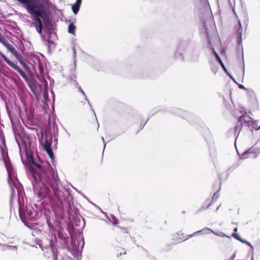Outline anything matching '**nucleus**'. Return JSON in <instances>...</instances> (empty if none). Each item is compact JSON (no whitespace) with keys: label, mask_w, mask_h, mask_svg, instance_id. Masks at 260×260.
I'll use <instances>...</instances> for the list:
<instances>
[{"label":"nucleus","mask_w":260,"mask_h":260,"mask_svg":"<svg viewBox=\"0 0 260 260\" xmlns=\"http://www.w3.org/2000/svg\"><path fill=\"white\" fill-rule=\"evenodd\" d=\"M26 156L27 160L24 161L21 156V161L26 167L35 193L43 199L46 194H50L52 191L55 198L60 202L63 193L58 189L59 180L57 175L49 167L46 168L37 163L30 149H26Z\"/></svg>","instance_id":"1"},{"label":"nucleus","mask_w":260,"mask_h":260,"mask_svg":"<svg viewBox=\"0 0 260 260\" xmlns=\"http://www.w3.org/2000/svg\"><path fill=\"white\" fill-rule=\"evenodd\" d=\"M4 162L6 168L7 169L8 175V182L11 187V202L12 201L13 195L15 194V190L12 187L13 185L17 190L18 202L19 205V213L20 218L23 223L26 224V220H29L31 221H35L37 219L36 212L35 210L31 208H27L26 210L22 208L20 202L19 194L20 189L17 187V185L19 183L17 178L16 177V173L14 170L12 164L9 160V159L5 158Z\"/></svg>","instance_id":"2"},{"label":"nucleus","mask_w":260,"mask_h":260,"mask_svg":"<svg viewBox=\"0 0 260 260\" xmlns=\"http://www.w3.org/2000/svg\"><path fill=\"white\" fill-rule=\"evenodd\" d=\"M23 4L27 12L32 16L33 25L37 32L41 35L43 24L40 18H44L43 11L44 5L39 0H18Z\"/></svg>","instance_id":"3"},{"label":"nucleus","mask_w":260,"mask_h":260,"mask_svg":"<svg viewBox=\"0 0 260 260\" xmlns=\"http://www.w3.org/2000/svg\"><path fill=\"white\" fill-rule=\"evenodd\" d=\"M258 125V120H253L245 112L244 114H242L238 118V123L235 126L234 130H238V129L241 130L242 128L241 126L249 128L250 130H255V129H258L259 127Z\"/></svg>","instance_id":"4"},{"label":"nucleus","mask_w":260,"mask_h":260,"mask_svg":"<svg viewBox=\"0 0 260 260\" xmlns=\"http://www.w3.org/2000/svg\"><path fill=\"white\" fill-rule=\"evenodd\" d=\"M204 27H205V32L206 33L207 36L208 37V44L209 45V47L212 49V50L216 57V60L219 63L221 67L223 69V71L226 74H228V70H227L225 66H224V63H223V62L222 61V60H221V59L220 58V57H219V56L218 55V54L215 51V48H217L218 47H220V46H221L220 41L219 40L218 37L217 36H216V35H215L213 37H212L211 38H210L209 37L208 31V29L206 27V24L205 22L204 23Z\"/></svg>","instance_id":"5"},{"label":"nucleus","mask_w":260,"mask_h":260,"mask_svg":"<svg viewBox=\"0 0 260 260\" xmlns=\"http://www.w3.org/2000/svg\"><path fill=\"white\" fill-rule=\"evenodd\" d=\"M37 131V134L38 136L39 141L43 148L46 147L47 145L51 146L53 142V137H54L53 142L56 146L57 144V138L56 136L55 131Z\"/></svg>","instance_id":"6"},{"label":"nucleus","mask_w":260,"mask_h":260,"mask_svg":"<svg viewBox=\"0 0 260 260\" xmlns=\"http://www.w3.org/2000/svg\"><path fill=\"white\" fill-rule=\"evenodd\" d=\"M239 25L236 28V36H237V57H239L240 54L241 53L242 55V60L243 62V72H244V53H243V48L242 45V25L240 22V21L239 20Z\"/></svg>","instance_id":"7"},{"label":"nucleus","mask_w":260,"mask_h":260,"mask_svg":"<svg viewBox=\"0 0 260 260\" xmlns=\"http://www.w3.org/2000/svg\"><path fill=\"white\" fill-rule=\"evenodd\" d=\"M33 62V69L37 76H43L44 75V64L41 63L39 57H34Z\"/></svg>","instance_id":"8"},{"label":"nucleus","mask_w":260,"mask_h":260,"mask_svg":"<svg viewBox=\"0 0 260 260\" xmlns=\"http://www.w3.org/2000/svg\"><path fill=\"white\" fill-rule=\"evenodd\" d=\"M68 250L75 257L78 258L79 256V242L76 241L74 239H72L71 245L67 247Z\"/></svg>","instance_id":"9"},{"label":"nucleus","mask_w":260,"mask_h":260,"mask_svg":"<svg viewBox=\"0 0 260 260\" xmlns=\"http://www.w3.org/2000/svg\"><path fill=\"white\" fill-rule=\"evenodd\" d=\"M119 135V134L116 133V131H106L104 137H102V139L104 145V149L106 147V141L107 142H110L115 139Z\"/></svg>","instance_id":"10"},{"label":"nucleus","mask_w":260,"mask_h":260,"mask_svg":"<svg viewBox=\"0 0 260 260\" xmlns=\"http://www.w3.org/2000/svg\"><path fill=\"white\" fill-rule=\"evenodd\" d=\"M13 132L14 135H15V140L18 145H19V139H21L24 143L27 142V139H28V138L27 136L26 131H13Z\"/></svg>","instance_id":"11"},{"label":"nucleus","mask_w":260,"mask_h":260,"mask_svg":"<svg viewBox=\"0 0 260 260\" xmlns=\"http://www.w3.org/2000/svg\"><path fill=\"white\" fill-rule=\"evenodd\" d=\"M49 246L48 247H46V249H48L50 251L51 254L52 255V258L53 260H57L58 253H60V251L62 250L61 248H55L53 244V241L52 240L49 241Z\"/></svg>","instance_id":"12"},{"label":"nucleus","mask_w":260,"mask_h":260,"mask_svg":"<svg viewBox=\"0 0 260 260\" xmlns=\"http://www.w3.org/2000/svg\"><path fill=\"white\" fill-rule=\"evenodd\" d=\"M6 60H7L6 63L8 65H9L11 67H12L15 70L17 71L19 73V74L21 75V76L25 80H27V76L26 75L25 73L19 67H18L15 63H13L9 59H6Z\"/></svg>","instance_id":"13"},{"label":"nucleus","mask_w":260,"mask_h":260,"mask_svg":"<svg viewBox=\"0 0 260 260\" xmlns=\"http://www.w3.org/2000/svg\"><path fill=\"white\" fill-rule=\"evenodd\" d=\"M213 189L216 190V192H214V193L213 196L211 203L208 205V207H209L211 203H213V202H215L217 200V199L218 198L219 194L218 193V192L220 189V183L219 182H218L215 183L213 186Z\"/></svg>","instance_id":"14"},{"label":"nucleus","mask_w":260,"mask_h":260,"mask_svg":"<svg viewBox=\"0 0 260 260\" xmlns=\"http://www.w3.org/2000/svg\"><path fill=\"white\" fill-rule=\"evenodd\" d=\"M250 148L244 151L242 153L240 154L238 150H237V153L240 159H245L250 157H253V155L251 152V150Z\"/></svg>","instance_id":"15"},{"label":"nucleus","mask_w":260,"mask_h":260,"mask_svg":"<svg viewBox=\"0 0 260 260\" xmlns=\"http://www.w3.org/2000/svg\"><path fill=\"white\" fill-rule=\"evenodd\" d=\"M58 235L59 239L61 241V242H62L64 246L68 245V236L66 234H63L60 231L58 232Z\"/></svg>","instance_id":"16"},{"label":"nucleus","mask_w":260,"mask_h":260,"mask_svg":"<svg viewBox=\"0 0 260 260\" xmlns=\"http://www.w3.org/2000/svg\"><path fill=\"white\" fill-rule=\"evenodd\" d=\"M74 223L77 226H81L83 225V226H85V221L84 219L82 217H77L74 219Z\"/></svg>","instance_id":"17"},{"label":"nucleus","mask_w":260,"mask_h":260,"mask_svg":"<svg viewBox=\"0 0 260 260\" xmlns=\"http://www.w3.org/2000/svg\"><path fill=\"white\" fill-rule=\"evenodd\" d=\"M250 149H252L251 150V152L253 155V157H256L259 153H260V147H258L257 146V143L254 144L252 147L250 148Z\"/></svg>","instance_id":"18"},{"label":"nucleus","mask_w":260,"mask_h":260,"mask_svg":"<svg viewBox=\"0 0 260 260\" xmlns=\"http://www.w3.org/2000/svg\"><path fill=\"white\" fill-rule=\"evenodd\" d=\"M44 149L47 152L50 158L51 159L52 161H53L54 159V154L53 151L51 149V146L47 145L46 147H44Z\"/></svg>","instance_id":"19"},{"label":"nucleus","mask_w":260,"mask_h":260,"mask_svg":"<svg viewBox=\"0 0 260 260\" xmlns=\"http://www.w3.org/2000/svg\"><path fill=\"white\" fill-rule=\"evenodd\" d=\"M175 57L181 60H184V58L181 50H178L175 53Z\"/></svg>","instance_id":"20"},{"label":"nucleus","mask_w":260,"mask_h":260,"mask_svg":"<svg viewBox=\"0 0 260 260\" xmlns=\"http://www.w3.org/2000/svg\"><path fill=\"white\" fill-rule=\"evenodd\" d=\"M76 28V26L73 23H71L68 27V32L73 35H75Z\"/></svg>","instance_id":"21"},{"label":"nucleus","mask_w":260,"mask_h":260,"mask_svg":"<svg viewBox=\"0 0 260 260\" xmlns=\"http://www.w3.org/2000/svg\"><path fill=\"white\" fill-rule=\"evenodd\" d=\"M80 7V5L78 4L77 3H75L72 5V9L73 10V13L75 14H77L79 11V10Z\"/></svg>","instance_id":"22"},{"label":"nucleus","mask_w":260,"mask_h":260,"mask_svg":"<svg viewBox=\"0 0 260 260\" xmlns=\"http://www.w3.org/2000/svg\"><path fill=\"white\" fill-rule=\"evenodd\" d=\"M5 47L13 54H15L17 52L15 48L10 43L8 44Z\"/></svg>","instance_id":"23"},{"label":"nucleus","mask_w":260,"mask_h":260,"mask_svg":"<svg viewBox=\"0 0 260 260\" xmlns=\"http://www.w3.org/2000/svg\"><path fill=\"white\" fill-rule=\"evenodd\" d=\"M199 232H202V235H205V234H209L210 233H212L213 231L211 229L206 227V228H204L203 229L199 231Z\"/></svg>","instance_id":"24"},{"label":"nucleus","mask_w":260,"mask_h":260,"mask_svg":"<svg viewBox=\"0 0 260 260\" xmlns=\"http://www.w3.org/2000/svg\"><path fill=\"white\" fill-rule=\"evenodd\" d=\"M231 236L240 242L242 240V238L237 233H233L232 234Z\"/></svg>","instance_id":"25"},{"label":"nucleus","mask_w":260,"mask_h":260,"mask_svg":"<svg viewBox=\"0 0 260 260\" xmlns=\"http://www.w3.org/2000/svg\"><path fill=\"white\" fill-rule=\"evenodd\" d=\"M0 42L6 46L9 43L8 41L2 35L0 37Z\"/></svg>","instance_id":"26"},{"label":"nucleus","mask_w":260,"mask_h":260,"mask_svg":"<svg viewBox=\"0 0 260 260\" xmlns=\"http://www.w3.org/2000/svg\"><path fill=\"white\" fill-rule=\"evenodd\" d=\"M47 225L49 227V231L51 232V231H52V232H54V227L52 225V223L51 222L50 220L47 219Z\"/></svg>","instance_id":"27"},{"label":"nucleus","mask_w":260,"mask_h":260,"mask_svg":"<svg viewBox=\"0 0 260 260\" xmlns=\"http://www.w3.org/2000/svg\"><path fill=\"white\" fill-rule=\"evenodd\" d=\"M212 233L220 237H228V236L222 232H215L213 231Z\"/></svg>","instance_id":"28"},{"label":"nucleus","mask_w":260,"mask_h":260,"mask_svg":"<svg viewBox=\"0 0 260 260\" xmlns=\"http://www.w3.org/2000/svg\"><path fill=\"white\" fill-rule=\"evenodd\" d=\"M25 81L27 83L29 87L32 90L35 87L33 81H29L28 78H27V80H25Z\"/></svg>","instance_id":"29"},{"label":"nucleus","mask_w":260,"mask_h":260,"mask_svg":"<svg viewBox=\"0 0 260 260\" xmlns=\"http://www.w3.org/2000/svg\"><path fill=\"white\" fill-rule=\"evenodd\" d=\"M198 234H201L202 235V232H199V231H197L194 233H193L192 234H191V235H189L188 236V238H191L193 236H196Z\"/></svg>","instance_id":"30"},{"label":"nucleus","mask_w":260,"mask_h":260,"mask_svg":"<svg viewBox=\"0 0 260 260\" xmlns=\"http://www.w3.org/2000/svg\"><path fill=\"white\" fill-rule=\"evenodd\" d=\"M112 222L114 224H117L118 223V219L116 218V217H115L113 215H112Z\"/></svg>","instance_id":"31"},{"label":"nucleus","mask_w":260,"mask_h":260,"mask_svg":"<svg viewBox=\"0 0 260 260\" xmlns=\"http://www.w3.org/2000/svg\"><path fill=\"white\" fill-rule=\"evenodd\" d=\"M241 242L245 243L247 245H248V246H249L251 248H252V249L253 248L252 246L251 245V244L248 241H247L246 240H244V239H242Z\"/></svg>","instance_id":"32"},{"label":"nucleus","mask_w":260,"mask_h":260,"mask_svg":"<svg viewBox=\"0 0 260 260\" xmlns=\"http://www.w3.org/2000/svg\"><path fill=\"white\" fill-rule=\"evenodd\" d=\"M211 68L212 71L213 73H214L215 74L217 72V68L215 66H214V64H212Z\"/></svg>","instance_id":"33"},{"label":"nucleus","mask_w":260,"mask_h":260,"mask_svg":"<svg viewBox=\"0 0 260 260\" xmlns=\"http://www.w3.org/2000/svg\"><path fill=\"white\" fill-rule=\"evenodd\" d=\"M209 149H210V154L211 155H212V154L214 155V152H215V149L213 147H212V146H209Z\"/></svg>","instance_id":"34"},{"label":"nucleus","mask_w":260,"mask_h":260,"mask_svg":"<svg viewBox=\"0 0 260 260\" xmlns=\"http://www.w3.org/2000/svg\"><path fill=\"white\" fill-rule=\"evenodd\" d=\"M238 85L239 88L240 89H244V90H245L246 91H248V89L247 88H246L243 85L240 84H238Z\"/></svg>","instance_id":"35"},{"label":"nucleus","mask_w":260,"mask_h":260,"mask_svg":"<svg viewBox=\"0 0 260 260\" xmlns=\"http://www.w3.org/2000/svg\"><path fill=\"white\" fill-rule=\"evenodd\" d=\"M0 56L3 58V59L6 62V59H8L2 52H0Z\"/></svg>","instance_id":"36"},{"label":"nucleus","mask_w":260,"mask_h":260,"mask_svg":"<svg viewBox=\"0 0 260 260\" xmlns=\"http://www.w3.org/2000/svg\"><path fill=\"white\" fill-rule=\"evenodd\" d=\"M72 50H73V52L74 53V57H75L76 52V50H75V44H73V45L72 46Z\"/></svg>","instance_id":"37"},{"label":"nucleus","mask_w":260,"mask_h":260,"mask_svg":"<svg viewBox=\"0 0 260 260\" xmlns=\"http://www.w3.org/2000/svg\"><path fill=\"white\" fill-rule=\"evenodd\" d=\"M61 260H74L69 256L61 258Z\"/></svg>","instance_id":"38"},{"label":"nucleus","mask_w":260,"mask_h":260,"mask_svg":"<svg viewBox=\"0 0 260 260\" xmlns=\"http://www.w3.org/2000/svg\"><path fill=\"white\" fill-rule=\"evenodd\" d=\"M229 77H230L231 79H232V80L234 81V82L235 83H236V84H238V83L236 82V81L235 80V79L234 78V77H233V76H232L231 74H230L229 73Z\"/></svg>","instance_id":"39"},{"label":"nucleus","mask_w":260,"mask_h":260,"mask_svg":"<svg viewBox=\"0 0 260 260\" xmlns=\"http://www.w3.org/2000/svg\"><path fill=\"white\" fill-rule=\"evenodd\" d=\"M78 88H79V90L81 92V93L85 96V94L84 93V92L83 91V90L82 89L81 87L79 86H78Z\"/></svg>","instance_id":"40"},{"label":"nucleus","mask_w":260,"mask_h":260,"mask_svg":"<svg viewBox=\"0 0 260 260\" xmlns=\"http://www.w3.org/2000/svg\"><path fill=\"white\" fill-rule=\"evenodd\" d=\"M8 247L11 248L13 250L17 249V247L16 246H9Z\"/></svg>","instance_id":"41"},{"label":"nucleus","mask_w":260,"mask_h":260,"mask_svg":"<svg viewBox=\"0 0 260 260\" xmlns=\"http://www.w3.org/2000/svg\"><path fill=\"white\" fill-rule=\"evenodd\" d=\"M38 245H39V246L40 248H41V249L43 251L44 250V248H43V245L42 244L40 243H38Z\"/></svg>","instance_id":"42"},{"label":"nucleus","mask_w":260,"mask_h":260,"mask_svg":"<svg viewBox=\"0 0 260 260\" xmlns=\"http://www.w3.org/2000/svg\"><path fill=\"white\" fill-rule=\"evenodd\" d=\"M81 1H82V0H76V2L75 3H77V4L81 5Z\"/></svg>","instance_id":"43"},{"label":"nucleus","mask_w":260,"mask_h":260,"mask_svg":"<svg viewBox=\"0 0 260 260\" xmlns=\"http://www.w3.org/2000/svg\"><path fill=\"white\" fill-rule=\"evenodd\" d=\"M53 130H58V128L56 126H55L54 124H53Z\"/></svg>","instance_id":"44"},{"label":"nucleus","mask_w":260,"mask_h":260,"mask_svg":"<svg viewBox=\"0 0 260 260\" xmlns=\"http://www.w3.org/2000/svg\"><path fill=\"white\" fill-rule=\"evenodd\" d=\"M237 231H238V228H235L234 229V233H237Z\"/></svg>","instance_id":"45"},{"label":"nucleus","mask_w":260,"mask_h":260,"mask_svg":"<svg viewBox=\"0 0 260 260\" xmlns=\"http://www.w3.org/2000/svg\"><path fill=\"white\" fill-rule=\"evenodd\" d=\"M228 2H229V6L232 7V4L231 3L230 0H228Z\"/></svg>","instance_id":"46"},{"label":"nucleus","mask_w":260,"mask_h":260,"mask_svg":"<svg viewBox=\"0 0 260 260\" xmlns=\"http://www.w3.org/2000/svg\"><path fill=\"white\" fill-rule=\"evenodd\" d=\"M69 207H70V209H71V206H70V205H69ZM69 215H71V210H70V209H69Z\"/></svg>","instance_id":"47"},{"label":"nucleus","mask_w":260,"mask_h":260,"mask_svg":"<svg viewBox=\"0 0 260 260\" xmlns=\"http://www.w3.org/2000/svg\"><path fill=\"white\" fill-rule=\"evenodd\" d=\"M232 11H233V13L235 14V15L236 16V17H237V14H236V12H235V11L234 9L233 8H232Z\"/></svg>","instance_id":"48"},{"label":"nucleus","mask_w":260,"mask_h":260,"mask_svg":"<svg viewBox=\"0 0 260 260\" xmlns=\"http://www.w3.org/2000/svg\"><path fill=\"white\" fill-rule=\"evenodd\" d=\"M3 144L5 145V140L4 139V138L3 137Z\"/></svg>","instance_id":"49"},{"label":"nucleus","mask_w":260,"mask_h":260,"mask_svg":"<svg viewBox=\"0 0 260 260\" xmlns=\"http://www.w3.org/2000/svg\"><path fill=\"white\" fill-rule=\"evenodd\" d=\"M2 132L3 131H0V137L2 138Z\"/></svg>","instance_id":"50"},{"label":"nucleus","mask_w":260,"mask_h":260,"mask_svg":"<svg viewBox=\"0 0 260 260\" xmlns=\"http://www.w3.org/2000/svg\"><path fill=\"white\" fill-rule=\"evenodd\" d=\"M30 130L33 131V130H36V129L35 128L31 127V128H30Z\"/></svg>","instance_id":"51"},{"label":"nucleus","mask_w":260,"mask_h":260,"mask_svg":"<svg viewBox=\"0 0 260 260\" xmlns=\"http://www.w3.org/2000/svg\"><path fill=\"white\" fill-rule=\"evenodd\" d=\"M48 46H49V45H50L49 44L50 43H52V42H51L50 41H48Z\"/></svg>","instance_id":"52"},{"label":"nucleus","mask_w":260,"mask_h":260,"mask_svg":"<svg viewBox=\"0 0 260 260\" xmlns=\"http://www.w3.org/2000/svg\"><path fill=\"white\" fill-rule=\"evenodd\" d=\"M78 212L77 210L76 209L75 211V214L77 215V212Z\"/></svg>","instance_id":"53"},{"label":"nucleus","mask_w":260,"mask_h":260,"mask_svg":"<svg viewBox=\"0 0 260 260\" xmlns=\"http://www.w3.org/2000/svg\"><path fill=\"white\" fill-rule=\"evenodd\" d=\"M255 130H260V125L258 127V129H255Z\"/></svg>","instance_id":"54"},{"label":"nucleus","mask_w":260,"mask_h":260,"mask_svg":"<svg viewBox=\"0 0 260 260\" xmlns=\"http://www.w3.org/2000/svg\"><path fill=\"white\" fill-rule=\"evenodd\" d=\"M75 83H76V84L77 85H78V84L76 81H75Z\"/></svg>","instance_id":"55"},{"label":"nucleus","mask_w":260,"mask_h":260,"mask_svg":"<svg viewBox=\"0 0 260 260\" xmlns=\"http://www.w3.org/2000/svg\"><path fill=\"white\" fill-rule=\"evenodd\" d=\"M84 241H83V245H84ZM82 246H83V245H82ZM82 248H83V247H82Z\"/></svg>","instance_id":"56"},{"label":"nucleus","mask_w":260,"mask_h":260,"mask_svg":"<svg viewBox=\"0 0 260 260\" xmlns=\"http://www.w3.org/2000/svg\"><path fill=\"white\" fill-rule=\"evenodd\" d=\"M126 253V252L125 251H124L123 252V254H125Z\"/></svg>","instance_id":"57"},{"label":"nucleus","mask_w":260,"mask_h":260,"mask_svg":"<svg viewBox=\"0 0 260 260\" xmlns=\"http://www.w3.org/2000/svg\"><path fill=\"white\" fill-rule=\"evenodd\" d=\"M237 141V139H236L235 141ZM235 144H236V142H235Z\"/></svg>","instance_id":"58"},{"label":"nucleus","mask_w":260,"mask_h":260,"mask_svg":"<svg viewBox=\"0 0 260 260\" xmlns=\"http://www.w3.org/2000/svg\"><path fill=\"white\" fill-rule=\"evenodd\" d=\"M258 141H259V140H258V141H257V143H256L257 144V143H258Z\"/></svg>","instance_id":"59"},{"label":"nucleus","mask_w":260,"mask_h":260,"mask_svg":"<svg viewBox=\"0 0 260 260\" xmlns=\"http://www.w3.org/2000/svg\"><path fill=\"white\" fill-rule=\"evenodd\" d=\"M258 141H259V140H258V141H257V143H256L257 144V143H258Z\"/></svg>","instance_id":"60"},{"label":"nucleus","mask_w":260,"mask_h":260,"mask_svg":"<svg viewBox=\"0 0 260 260\" xmlns=\"http://www.w3.org/2000/svg\"><path fill=\"white\" fill-rule=\"evenodd\" d=\"M119 254L121 255L122 254V252H120Z\"/></svg>","instance_id":"61"}]
</instances>
